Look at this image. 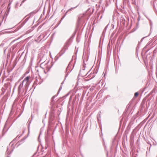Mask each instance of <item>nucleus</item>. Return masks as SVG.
I'll use <instances>...</instances> for the list:
<instances>
[{"instance_id": "f03ea898", "label": "nucleus", "mask_w": 157, "mask_h": 157, "mask_svg": "<svg viewBox=\"0 0 157 157\" xmlns=\"http://www.w3.org/2000/svg\"><path fill=\"white\" fill-rule=\"evenodd\" d=\"M138 95V92H136L134 94V96L135 97H137Z\"/></svg>"}, {"instance_id": "7ed1b4c3", "label": "nucleus", "mask_w": 157, "mask_h": 157, "mask_svg": "<svg viewBox=\"0 0 157 157\" xmlns=\"http://www.w3.org/2000/svg\"><path fill=\"white\" fill-rule=\"evenodd\" d=\"M47 71H48L49 70V68H48V67H47Z\"/></svg>"}, {"instance_id": "20e7f679", "label": "nucleus", "mask_w": 157, "mask_h": 157, "mask_svg": "<svg viewBox=\"0 0 157 157\" xmlns=\"http://www.w3.org/2000/svg\"><path fill=\"white\" fill-rule=\"evenodd\" d=\"M44 72L45 73H46L45 72V71H44Z\"/></svg>"}, {"instance_id": "f257e3e1", "label": "nucleus", "mask_w": 157, "mask_h": 157, "mask_svg": "<svg viewBox=\"0 0 157 157\" xmlns=\"http://www.w3.org/2000/svg\"><path fill=\"white\" fill-rule=\"evenodd\" d=\"M29 78H30V76H28L26 77L25 78V79L22 82L23 83L24 82H26V83L27 84V82H28Z\"/></svg>"}]
</instances>
